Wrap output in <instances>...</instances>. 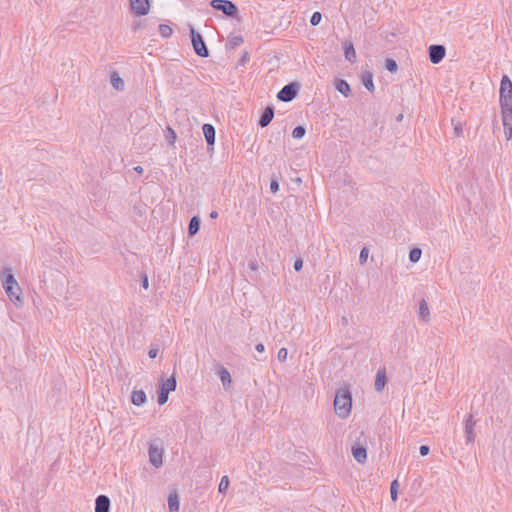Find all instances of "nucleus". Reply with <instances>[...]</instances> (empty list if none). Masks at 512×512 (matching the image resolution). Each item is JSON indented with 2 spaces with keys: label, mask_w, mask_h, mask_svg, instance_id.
Wrapping results in <instances>:
<instances>
[{
  "label": "nucleus",
  "mask_w": 512,
  "mask_h": 512,
  "mask_svg": "<svg viewBox=\"0 0 512 512\" xmlns=\"http://www.w3.org/2000/svg\"><path fill=\"white\" fill-rule=\"evenodd\" d=\"M173 30L169 25L166 24H160L159 25V33L162 37L168 38L171 36Z\"/></svg>",
  "instance_id": "28"
},
{
  "label": "nucleus",
  "mask_w": 512,
  "mask_h": 512,
  "mask_svg": "<svg viewBox=\"0 0 512 512\" xmlns=\"http://www.w3.org/2000/svg\"><path fill=\"white\" fill-rule=\"evenodd\" d=\"M218 376L224 387H229L231 385L232 378L229 371L226 368L220 367L218 370Z\"/></svg>",
  "instance_id": "25"
},
{
  "label": "nucleus",
  "mask_w": 512,
  "mask_h": 512,
  "mask_svg": "<svg viewBox=\"0 0 512 512\" xmlns=\"http://www.w3.org/2000/svg\"><path fill=\"white\" fill-rule=\"evenodd\" d=\"M248 61H249V55H248V53H247V52H245V53L242 55V57L240 58V64H241V65H245V64H246V62H248Z\"/></svg>",
  "instance_id": "42"
},
{
  "label": "nucleus",
  "mask_w": 512,
  "mask_h": 512,
  "mask_svg": "<svg viewBox=\"0 0 512 512\" xmlns=\"http://www.w3.org/2000/svg\"><path fill=\"white\" fill-rule=\"evenodd\" d=\"M176 385L177 382L174 375L161 383L157 398L159 405H164L168 401V395L176 389Z\"/></svg>",
  "instance_id": "4"
},
{
  "label": "nucleus",
  "mask_w": 512,
  "mask_h": 512,
  "mask_svg": "<svg viewBox=\"0 0 512 512\" xmlns=\"http://www.w3.org/2000/svg\"><path fill=\"white\" fill-rule=\"evenodd\" d=\"M273 117L274 108L272 106H267L259 119L258 125L262 128L268 126L271 123Z\"/></svg>",
  "instance_id": "14"
},
{
  "label": "nucleus",
  "mask_w": 512,
  "mask_h": 512,
  "mask_svg": "<svg viewBox=\"0 0 512 512\" xmlns=\"http://www.w3.org/2000/svg\"><path fill=\"white\" fill-rule=\"evenodd\" d=\"M134 171L137 172L138 174H142L143 173V167L142 166H135L134 167Z\"/></svg>",
  "instance_id": "47"
},
{
  "label": "nucleus",
  "mask_w": 512,
  "mask_h": 512,
  "mask_svg": "<svg viewBox=\"0 0 512 512\" xmlns=\"http://www.w3.org/2000/svg\"><path fill=\"white\" fill-rule=\"evenodd\" d=\"M421 254H422V251L421 249L419 248H413L410 253H409V260L412 262V263H416L419 261L420 257H421Z\"/></svg>",
  "instance_id": "29"
},
{
  "label": "nucleus",
  "mask_w": 512,
  "mask_h": 512,
  "mask_svg": "<svg viewBox=\"0 0 512 512\" xmlns=\"http://www.w3.org/2000/svg\"><path fill=\"white\" fill-rule=\"evenodd\" d=\"M352 455L358 463L363 464L367 460L366 448L359 444H355L352 446Z\"/></svg>",
  "instance_id": "13"
},
{
  "label": "nucleus",
  "mask_w": 512,
  "mask_h": 512,
  "mask_svg": "<svg viewBox=\"0 0 512 512\" xmlns=\"http://www.w3.org/2000/svg\"><path fill=\"white\" fill-rule=\"evenodd\" d=\"M147 400L146 393L143 390H135L132 392L131 401L135 406L143 405Z\"/></svg>",
  "instance_id": "21"
},
{
  "label": "nucleus",
  "mask_w": 512,
  "mask_h": 512,
  "mask_svg": "<svg viewBox=\"0 0 512 512\" xmlns=\"http://www.w3.org/2000/svg\"><path fill=\"white\" fill-rule=\"evenodd\" d=\"M3 288L11 301L20 300V286L18 285L11 268L4 267L0 271Z\"/></svg>",
  "instance_id": "1"
},
{
  "label": "nucleus",
  "mask_w": 512,
  "mask_h": 512,
  "mask_svg": "<svg viewBox=\"0 0 512 512\" xmlns=\"http://www.w3.org/2000/svg\"><path fill=\"white\" fill-rule=\"evenodd\" d=\"M110 83L117 91H123L125 89L124 80L120 77L117 72H112L110 75Z\"/></svg>",
  "instance_id": "20"
},
{
  "label": "nucleus",
  "mask_w": 512,
  "mask_h": 512,
  "mask_svg": "<svg viewBox=\"0 0 512 512\" xmlns=\"http://www.w3.org/2000/svg\"><path fill=\"white\" fill-rule=\"evenodd\" d=\"M419 318L425 323L430 321V310L425 299H422L419 303Z\"/></svg>",
  "instance_id": "19"
},
{
  "label": "nucleus",
  "mask_w": 512,
  "mask_h": 512,
  "mask_svg": "<svg viewBox=\"0 0 512 512\" xmlns=\"http://www.w3.org/2000/svg\"><path fill=\"white\" fill-rule=\"evenodd\" d=\"M244 42V39L240 35H234L229 37L226 48L227 49H235L236 47L240 46Z\"/></svg>",
  "instance_id": "26"
},
{
  "label": "nucleus",
  "mask_w": 512,
  "mask_h": 512,
  "mask_svg": "<svg viewBox=\"0 0 512 512\" xmlns=\"http://www.w3.org/2000/svg\"><path fill=\"white\" fill-rule=\"evenodd\" d=\"M502 124L507 140H512V107L501 108Z\"/></svg>",
  "instance_id": "8"
},
{
  "label": "nucleus",
  "mask_w": 512,
  "mask_h": 512,
  "mask_svg": "<svg viewBox=\"0 0 512 512\" xmlns=\"http://www.w3.org/2000/svg\"><path fill=\"white\" fill-rule=\"evenodd\" d=\"M398 481L397 480H393L391 482V485H390V495H391V499L393 501H396L397 500V497H398Z\"/></svg>",
  "instance_id": "30"
},
{
  "label": "nucleus",
  "mask_w": 512,
  "mask_h": 512,
  "mask_svg": "<svg viewBox=\"0 0 512 512\" xmlns=\"http://www.w3.org/2000/svg\"><path fill=\"white\" fill-rule=\"evenodd\" d=\"M168 507L170 512H179V496L176 491L169 494Z\"/></svg>",
  "instance_id": "22"
},
{
  "label": "nucleus",
  "mask_w": 512,
  "mask_h": 512,
  "mask_svg": "<svg viewBox=\"0 0 512 512\" xmlns=\"http://www.w3.org/2000/svg\"><path fill=\"white\" fill-rule=\"evenodd\" d=\"M158 354V349L157 348H152L149 350L148 352V355L150 358H155Z\"/></svg>",
  "instance_id": "43"
},
{
  "label": "nucleus",
  "mask_w": 512,
  "mask_h": 512,
  "mask_svg": "<svg viewBox=\"0 0 512 512\" xmlns=\"http://www.w3.org/2000/svg\"><path fill=\"white\" fill-rule=\"evenodd\" d=\"M386 382H387L386 371L384 368H381L376 373V378H375V382H374L375 390L377 392H381L384 389Z\"/></svg>",
  "instance_id": "15"
},
{
  "label": "nucleus",
  "mask_w": 512,
  "mask_h": 512,
  "mask_svg": "<svg viewBox=\"0 0 512 512\" xmlns=\"http://www.w3.org/2000/svg\"><path fill=\"white\" fill-rule=\"evenodd\" d=\"M299 84L291 82L285 85L277 94V98L282 102L292 101L298 94Z\"/></svg>",
  "instance_id": "7"
},
{
  "label": "nucleus",
  "mask_w": 512,
  "mask_h": 512,
  "mask_svg": "<svg viewBox=\"0 0 512 512\" xmlns=\"http://www.w3.org/2000/svg\"><path fill=\"white\" fill-rule=\"evenodd\" d=\"M201 220L198 216H193L190 219L189 225H188V234L189 236H194L198 233L200 229Z\"/></svg>",
  "instance_id": "24"
},
{
  "label": "nucleus",
  "mask_w": 512,
  "mask_h": 512,
  "mask_svg": "<svg viewBox=\"0 0 512 512\" xmlns=\"http://www.w3.org/2000/svg\"><path fill=\"white\" fill-rule=\"evenodd\" d=\"M462 132H463V129H462V126L460 124H457L455 127H454V134L456 136H461L462 135Z\"/></svg>",
  "instance_id": "41"
},
{
  "label": "nucleus",
  "mask_w": 512,
  "mask_h": 512,
  "mask_svg": "<svg viewBox=\"0 0 512 512\" xmlns=\"http://www.w3.org/2000/svg\"><path fill=\"white\" fill-rule=\"evenodd\" d=\"M385 67L391 73L396 72L397 68H398L396 61L393 59H387L386 63H385Z\"/></svg>",
  "instance_id": "33"
},
{
  "label": "nucleus",
  "mask_w": 512,
  "mask_h": 512,
  "mask_svg": "<svg viewBox=\"0 0 512 512\" xmlns=\"http://www.w3.org/2000/svg\"><path fill=\"white\" fill-rule=\"evenodd\" d=\"M403 115L400 114L398 117H397V120L400 121L402 119Z\"/></svg>",
  "instance_id": "49"
},
{
  "label": "nucleus",
  "mask_w": 512,
  "mask_h": 512,
  "mask_svg": "<svg viewBox=\"0 0 512 512\" xmlns=\"http://www.w3.org/2000/svg\"><path fill=\"white\" fill-rule=\"evenodd\" d=\"M210 5L227 16H235L238 12L237 6L229 0H212Z\"/></svg>",
  "instance_id": "6"
},
{
  "label": "nucleus",
  "mask_w": 512,
  "mask_h": 512,
  "mask_svg": "<svg viewBox=\"0 0 512 512\" xmlns=\"http://www.w3.org/2000/svg\"><path fill=\"white\" fill-rule=\"evenodd\" d=\"M248 266L251 270H257V263L255 261L249 262Z\"/></svg>",
  "instance_id": "46"
},
{
  "label": "nucleus",
  "mask_w": 512,
  "mask_h": 512,
  "mask_svg": "<svg viewBox=\"0 0 512 512\" xmlns=\"http://www.w3.org/2000/svg\"><path fill=\"white\" fill-rule=\"evenodd\" d=\"M229 486V478L228 476H223L220 480L218 490L220 493H226Z\"/></svg>",
  "instance_id": "32"
},
{
  "label": "nucleus",
  "mask_w": 512,
  "mask_h": 512,
  "mask_svg": "<svg viewBox=\"0 0 512 512\" xmlns=\"http://www.w3.org/2000/svg\"><path fill=\"white\" fill-rule=\"evenodd\" d=\"M255 349L259 352V353H263L265 351V347L262 343H258L255 347Z\"/></svg>",
  "instance_id": "44"
},
{
  "label": "nucleus",
  "mask_w": 512,
  "mask_h": 512,
  "mask_svg": "<svg viewBox=\"0 0 512 512\" xmlns=\"http://www.w3.org/2000/svg\"><path fill=\"white\" fill-rule=\"evenodd\" d=\"M166 138H167V142L170 145H173L175 143V141H176V133H175V131L171 127H167Z\"/></svg>",
  "instance_id": "34"
},
{
  "label": "nucleus",
  "mask_w": 512,
  "mask_h": 512,
  "mask_svg": "<svg viewBox=\"0 0 512 512\" xmlns=\"http://www.w3.org/2000/svg\"><path fill=\"white\" fill-rule=\"evenodd\" d=\"M149 461L150 463L155 467L159 468L163 464V449L154 445L150 444L149 450Z\"/></svg>",
  "instance_id": "9"
},
{
  "label": "nucleus",
  "mask_w": 512,
  "mask_h": 512,
  "mask_svg": "<svg viewBox=\"0 0 512 512\" xmlns=\"http://www.w3.org/2000/svg\"><path fill=\"white\" fill-rule=\"evenodd\" d=\"M148 285H149L148 278H147V276H145L142 280V286L144 289H147Z\"/></svg>",
  "instance_id": "45"
},
{
  "label": "nucleus",
  "mask_w": 512,
  "mask_h": 512,
  "mask_svg": "<svg viewBox=\"0 0 512 512\" xmlns=\"http://www.w3.org/2000/svg\"><path fill=\"white\" fill-rule=\"evenodd\" d=\"M203 134L205 136L206 142L208 145L212 146L215 143V128L211 124H204L202 127Z\"/></svg>",
  "instance_id": "17"
},
{
  "label": "nucleus",
  "mask_w": 512,
  "mask_h": 512,
  "mask_svg": "<svg viewBox=\"0 0 512 512\" xmlns=\"http://www.w3.org/2000/svg\"><path fill=\"white\" fill-rule=\"evenodd\" d=\"M344 54L347 61L354 63L356 61V51L351 42L344 43Z\"/></svg>",
  "instance_id": "23"
},
{
  "label": "nucleus",
  "mask_w": 512,
  "mask_h": 512,
  "mask_svg": "<svg viewBox=\"0 0 512 512\" xmlns=\"http://www.w3.org/2000/svg\"><path fill=\"white\" fill-rule=\"evenodd\" d=\"M335 88L338 92H340L344 97H348L351 93L350 85L346 80L336 79L334 82Z\"/></svg>",
  "instance_id": "18"
},
{
  "label": "nucleus",
  "mask_w": 512,
  "mask_h": 512,
  "mask_svg": "<svg viewBox=\"0 0 512 512\" xmlns=\"http://www.w3.org/2000/svg\"><path fill=\"white\" fill-rule=\"evenodd\" d=\"M352 397L348 388L344 387L336 392L334 399L335 413L341 417L346 418L351 412Z\"/></svg>",
  "instance_id": "2"
},
{
  "label": "nucleus",
  "mask_w": 512,
  "mask_h": 512,
  "mask_svg": "<svg viewBox=\"0 0 512 512\" xmlns=\"http://www.w3.org/2000/svg\"><path fill=\"white\" fill-rule=\"evenodd\" d=\"M428 51L429 59L433 64L440 63L446 55V49L443 45H430Z\"/></svg>",
  "instance_id": "10"
},
{
  "label": "nucleus",
  "mask_w": 512,
  "mask_h": 512,
  "mask_svg": "<svg viewBox=\"0 0 512 512\" xmlns=\"http://www.w3.org/2000/svg\"><path fill=\"white\" fill-rule=\"evenodd\" d=\"M217 217H218V212H217V211H212V212L210 213V218H212V219H216Z\"/></svg>",
  "instance_id": "48"
},
{
  "label": "nucleus",
  "mask_w": 512,
  "mask_h": 512,
  "mask_svg": "<svg viewBox=\"0 0 512 512\" xmlns=\"http://www.w3.org/2000/svg\"><path fill=\"white\" fill-rule=\"evenodd\" d=\"M322 14L320 12H314L310 18V23L312 26H316L321 22Z\"/></svg>",
  "instance_id": "35"
},
{
  "label": "nucleus",
  "mask_w": 512,
  "mask_h": 512,
  "mask_svg": "<svg viewBox=\"0 0 512 512\" xmlns=\"http://www.w3.org/2000/svg\"><path fill=\"white\" fill-rule=\"evenodd\" d=\"M278 190H279L278 181L276 179H272L270 182V191L272 193H276V192H278Z\"/></svg>",
  "instance_id": "38"
},
{
  "label": "nucleus",
  "mask_w": 512,
  "mask_h": 512,
  "mask_svg": "<svg viewBox=\"0 0 512 512\" xmlns=\"http://www.w3.org/2000/svg\"><path fill=\"white\" fill-rule=\"evenodd\" d=\"M191 41L193 45V49L195 53L203 58L209 56V50L203 40V37L200 33L196 32L194 28H191Z\"/></svg>",
  "instance_id": "5"
},
{
  "label": "nucleus",
  "mask_w": 512,
  "mask_h": 512,
  "mask_svg": "<svg viewBox=\"0 0 512 512\" xmlns=\"http://www.w3.org/2000/svg\"><path fill=\"white\" fill-rule=\"evenodd\" d=\"M419 452H420L421 456H426L429 454L430 448L427 445H422L419 448Z\"/></svg>",
  "instance_id": "40"
},
{
  "label": "nucleus",
  "mask_w": 512,
  "mask_h": 512,
  "mask_svg": "<svg viewBox=\"0 0 512 512\" xmlns=\"http://www.w3.org/2000/svg\"><path fill=\"white\" fill-rule=\"evenodd\" d=\"M368 249L366 247H364L361 251H360V255H359V261L361 264L365 263L367 261V258H368Z\"/></svg>",
  "instance_id": "37"
},
{
  "label": "nucleus",
  "mask_w": 512,
  "mask_h": 512,
  "mask_svg": "<svg viewBox=\"0 0 512 512\" xmlns=\"http://www.w3.org/2000/svg\"><path fill=\"white\" fill-rule=\"evenodd\" d=\"M95 512H109L110 499L106 495H99L96 498Z\"/></svg>",
  "instance_id": "16"
},
{
  "label": "nucleus",
  "mask_w": 512,
  "mask_h": 512,
  "mask_svg": "<svg viewBox=\"0 0 512 512\" xmlns=\"http://www.w3.org/2000/svg\"><path fill=\"white\" fill-rule=\"evenodd\" d=\"M303 267V261L301 258H298L294 262V269L295 271H300Z\"/></svg>",
  "instance_id": "39"
},
{
  "label": "nucleus",
  "mask_w": 512,
  "mask_h": 512,
  "mask_svg": "<svg viewBox=\"0 0 512 512\" xmlns=\"http://www.w3.org/2000/svg\"><path fill=\"white\" fill-rule=\"evenodd\" d=\"M130 6L134 14L138 16L147 15L150 10L149 0H129Z\"/></svg>",
  "instance_id": "11"
},
{
  "label": "nucleus",
  "mask_w": 512,
  "mask_h": 512,
  "mask_svg": "<svg viewBox=\"0 0 512 512\" xmlns=\"http://www.w3.org/2000/svg\"><path fill=\"white\" fill-rule=\"evenodd\" d=\"M500 107L512 108V82L507 75H504L500 83Z\"/></svg>",
  "instance_id": "3"
},
{
  "label": "nucleus",
  "mask_w": 512,
  "mask_h": 512,
  "mask_svg": "<svg viewBox=\"0 0 512 512\" xmlns=\"http://www.w3.org/2000/svg\"><path fill=\"white\" fill-rule=\"evenodd\" d=\"M305 132H306V130L303 126H297L292 131V137L294 139H301L304 137Z\"/></svg>",
  "instance_id": "31"
},
{
  "label": "nucleus",
  "mask_w": 512,
  "mask_h": 512,
  "mask_svg": "<svg viewBox=\"0 0 512 512\" xmlns=\"http://www.w3.org/2000/svg\"><path fill=\"white\" fill-rule=\"evenodd\" d=\"M287 356H288V351L286 348H281L279 351H278V355H277V358L280 362H285L286 359H287Z\"/></svg>",
  "instance_id": "36"
},
{
  "label": "nucleus",
  "mask_w": 512,
  "mask_h": 512,
  "mask_svg": "<svg viewBox=\"0 0 512 512\" xmlns=\"http://www.w3.org/2000/svg\"><path fill=\"white\" fill-rule=\"evenodd\" d=\"M476 425V421L473 419L472 415H469L467 419L465 420V438H466V444H472L475 439V432L474 428Z\"/></svg>",
  "instance_id": "12"
},
{
  "label": "nucleus",
  "mask_w": 512,
  "mask_h": 512,
  "mask_svg": "<svg viewBox=\"0 0 512 512\" xmlns=\"http://www.w3.org/2000/svg\"><path fill=\"white\" fill-rule=\"evenodd\" d=\"M362 83L370 92L374 91L373 75L370 72H365L362 75Z\"/></svg>",
  "instance_id": "27"
}]
</instances>
